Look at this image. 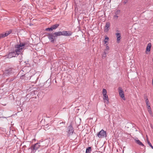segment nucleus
Returning a JSON list of instances; mask_svg holds the SVG:
<instances>
[{
  "label": "nucleus",
  "mask_w": 153,
  "mask_h": 153,
  "mask_svg": "<svg viewBox=\"0 0 153 153\" xmlns=\"http://www.w3.org/2000/svg\"><path fill=\"white\" fill-rule=\"evenodd\" d=\"M25 45V43H20L19 45H16L15 46V49L12 52H10L7 56H5L6 57V58L15 57L20 54L23 48V47Z\"/></svg>",
  "instance_id": "obj_1"
},
{
  "label": "nucleus",
  "mask_w": 153,
  "mask_h": 153,
  "mask_svg": "<svg viewBox=\"0 0 153 153\" xmlns=\"http://www.w3.org/2000/svg\"><path fill=\"white\" fill-rule=\"evenodd\" d=\"M97 136L100 138L106 137H107L106 132L103 129H102L97 134Z\"/></svg>",
  "instance_id": "obj_2"
},
{
  "label": "nucleus",
  "mask_w": 153,
  "mask_h": 153,
  "mask_svg": "<svg viewBox=\"0 0 153 153\" xmlns=\"http://www.w3.org/2000/svg\"><path fill=\"white\" fill-rule=\"evenodd\" d=\"M48 36L50 40L52 42H53L56 40V38L55 33H49Z\"/></svg>",
  "instance_id": "obj_3"
},
{
  "label": "nucleus",
  "mask_w": 153,
  "mask_h": 153,
  "mask_svg": "<svg viewBox=\"0 0 153 153\" xmlns=\"http://www.w3.org/2000/svg\"><path fill=\"white\" fill-rule=\"evenodd\" d=\"M42 142L41 141V142L37 143L35 144L34 145H33L31 146L32 150H33V151L35 150V151H36L39 148L40 146H44L41 144V143Z\"/></svg>",
  "instance_id": "obj_4"
},
{
  "label": "nucleus",
  "mask_w": 153,
  "mask_h": 153,
  "mask_svg": "<svg viewBox=\"0 0 153 153\" xmlns=\"http://www.w3.org/2000/svg\"><path fill=\"white\" fill-rule=\"evenodd\" d=\"M67 130L68 132L67 136L68 137H69L73 134V132L74 131L73 128L71 125H70L68 127Z\"/></svg>",
  "instance_id": "obj_5"
},
{
  "label": "nucleus",
  "mask_w": 153,
  "mask_h": 153,
  "mask_svg": "<svg viewBox=\"0 0 153 153\" xmlns=\"http://www.w3.org/2000/svg\"><path fill=\"white\" fill-rule=\"evenodd\" d=\"M39 77L35 75H33L30 77V82L33 83L34 84H35L36 83Z\"/></svg>",
  "instance_id": "obj_6"
},
{
  "label": "nucleus",
  "mask_w": 153,
  "mask_h": 153,
  "mask_svg": "<svg viewBox=\"0 0 153 153\" xmlns=\"http://www.w3.org/2000/svg\"><path fill=\"white\" fill-rule=\"evenodd\" d=\"M118 90L119 95L120 96V97L123 100H125L126 98L125 97L124 93L121 87H119L118 88Z\"/></svg>",
  "instance_id": "obj_7"
},
{
  "label": "nucleus",
  "mask_w": 153,
  "mask_h": 153,
  "mask_svg": "<svg viewBox=\"0 0 153 153\" xmlns=\"http://www.w3.org/2000/svg\"><path fill=\"white\" fill-rule=\"evenodd\" d=\"M14 70V69L12 68H8L6 69L4 72V74L5 75L7 76L9 74H10L13 72Z\"/></svg>",
  "instance_id": "obj_8"
},
{
  "label": "nucleus",
  "mask_w": 153,
  "mask_h": 153,
  "mask_svg": "<svg viewBox=\"0 0 153 153\" xmlns=\"http://www.w3.org/2000/svg\"><path fill=\"white\" fill-rule=\"evenodd\" d=\"M12 31L11 30L7 31L6 32L4 33L0 34V39H2L5 37L7 36L8 35L10 34L11 33Z\"/></svg>",
  "instance_id": "obj_9"
},
{
  "label": "nucleus",
  "mask_w": 153,
  "mask_h": 153,
  "mask_svg": "<svg viewBox=\"0 0 153 153\" xmlns=\"http://www.w3.org/2000/svg\"><path fill=\"white\" fill-rule=\"evenodd\" d=\"M62 35L65 36H70L72 34V33L71 31H64L62 32Z\"/></svg>",
  "instance_id": "obj_10"
},
{
  "label": "nucleus",
  "mask_w": 153,
  "mask_h": 153,
  "mask_svg": "<svg viewBox=\"0 0 153 153\" xmlns=\"http://www.w3.org/2000/svg\"><path fill=\"white\" fill-rule=\"evenodd\" d=\"M30 76L29 74L27 73L26 74H24V75L21 76V77L22 79L23 78L25 80H28L29 79H30Z\"/></svg>",
  "instance_id": "obj_11"
},
{
  "label": "nucleus",
  "mask_w": 153,
  "mask_h": 153,
  "mask_svg": "<svg viewBox=\"0 0 153 153\" xmlns=\"http://www.w3.org/2000/svg\"><path fill=\"white\" fill-rule=\"evenodd\" d=\"M116 37L117 38V42L119 43L120 42V39H121V35L120 33H116L115 34Z\"/></svg>",
  "instance_id": "obj_12"
},
{
  "label": "nucleus",
  "mask_w": 153,
  "mask_h": 153,
  "mask_svg": "<svg viewBox=\"0 0 153 153\" xmlns=\"http://www.w3.org/2000/svg\"><path fill=\"white\" fill-rule=\"evenodd\" d=\"M103 100L105 102H106L107 104H108L109 103V99L107 95H103Z\"/></svg>",
  "instance_id": "obj_13"
},
{
  "label": "nucleus",
  "mask_w": 153,
  "mask_h": 153,
  "mask_svg": "<svg viewBox=\"0 0 153 153\" xmlns=\"http://www.w3.org/2000/svg\"><path fill=\"white\" fill-rule=\"evenodd\" d=\"M110 25V24L109 22H107L106 23L104 31L105 32H108V31Z\"/></svg>",
  "instance_id": "obj_14"
},
{
  "label": "nucleus",
  "mask_w": 153,
  "mask_h": 153,
  "mask_svg": "<svg viewBox=\"0 0 153 153\" xmlns=\"http://www.w3.org/2000/svg\"><path fill=\"white\" fill-rule=\"evenodd\" d=\"M151 47V44L150 43H149L146 48V51H150Z\"/></svg>",
  "instance_id": "obj_15"
},
{
  "label": "nucleus",
  "mask_w": 153,
  "mask_h": 153,
  "mask_svg": "<svg viewBox=\"0 0 153 153\" xmlns=\"http://www.w3.org/2000/svg\"><path fill=\"white\" fill-rule=\"evenodd\" d=\"M59 26V25L58 24H55L53 25H52L51 27H52L53 30H55Z\"/></svg>",
  "instance_id": "obj_16"
},
{
  "label": "nucleus",
  "mask_w": 153,
  "mask_h": 153,
  "mask_svg": "<svg viewBox=\"0 0 153 153\" xmlns=\"http://www.w3.org/2000/svg\"><path fill=\"white\" fill-rule=\"evenodd\" d=\"M56 37L57 36H59L62 35V32L61 31L56 32L54 33Z\"/></svg>",
  "instance_id": "obj_17"
},
{
  "label": "nucleus",
  "mask_w": 153,
  "mask_h": 153,
  "mask_svg": "<svg viewBox=\"0 0 153 153\" xmlns=\"http://www.w3.org/2000/svg\"><path fill=\"white\" fill-rule=\"evenodd\" d=\"M136 143L139 145L144 146V145L139 140H135Z\"/></svg>",
  "instance_id": "obj_18"
},
{
  "label": "nucleus",
  "mask_w": 153,
  "mask_h": 153,
  "mask_svg": "<svg viewBox=\"0 0 153 153\" xmlns=\"http://www.w3.org/2000/svg\"><path fill=\"white\" fill-rule=\"evenodd\" d=\"M109 39L108 37L107 36H105V39L104 40V42L105 44H106L108 41L109 40Z\"/></svg>",
  "instance_id": "obj_19"
},
{
  "label": "nucleus",
  "mask_w": 153,
  "mask_h": 153,
  "mask_svg": "<svg viewBox=\"0 0 153 153\" xmlns=\"http://www.w3.org/2000/svg\"><path fill=\"white\" fill-rule=\"evenodd\" d=\"M91 147H88L86 149V153H90L91 151Z\"/></svg>",
  "instance_id": "obj_20"
},
{
  "label": "nucleus",
  "mask_w": 153,
  "mask_h": 153,
  "mask_svg": "<svg viewBox=\"0 0 153 153\" xmlns=\"http://www.w3.org/2000/svg\"><path fill=\"white\" fill-rule=\"evenodd\" d=\"M107 91L104 88L103 89H102V94L103 95H107Z\"/></svg>",
  "instance_id": "obj_21"
},
{
  "label": "nucleus",
  "mask_w": 153,
  "mask_h": 153,
  "mask_svg": "<svg viewBox=\"0 0 153 153\" xmlns=\"http://www.w3.org/2000/svg\"><path fill=\"white\" fill-rule=\"evenodd\" d=\"M108 53V52H105V51H104L102 54V57L105 58L106 56V53Z\"/></svg>",
  "instance_id": "obj_22"
},
{
  "label": "nucleus",
  "mask_w": 153,
  "mask_h": 153,
  "mask_svg": "<svg viewBox=\"0 0 153 153\" xmlns=\"http://www.w3.org/2000/svg\"><path fill=\"white\" fill-rule=\"evenodd\" d=\"M53 30V29L51 27L50 28H46L45 29L46 31H52Z\"/></svg>",
  "instance_id": "obj_23"
},
{
  "label": "nucleus",
  "mask_w": 153,
  "mask_h": 153,
  "mask_svg": "<svg viewBox=\"0 0 153 153\" xmlns=\"http://www.w3.org/2000/svg\"><path fill=\"white\" fill-rule=\"evenodd\" d=\"M147 143H148L149 144V146L152 148L153 149V146H152V144H151V143H150V142H149V141L148 140V139H147Z\"/></svg>",
  "instance_id": "obj_24"
},
{
  "label": "nucleus",
  "mask_w": 153,
  "mask_h": 153,
  "mask_svg": "<svg viewBox=\"0 0 153 153\" xmlns=\"http://www.w3.org/2000/svg\"><path fill=\"white\" fill-rule=\"evenodd\" d=\"M120 13V10H117L115 12V14L116 15H119Z\"/></svg>",
  "instance_id": "obj_25"
},
{
  "label": "nucleus",
  "mask_w": 153,
  "mask_h": 153,
  "mask_svg": "<svg viewBox=\"0 0 153 153\" xmlns=\"http://www.w3.org/2000/svg\"><path fill=\"white\" fill-rule=\"evenodd\" d=\"M109 49V47L108 46H106V48L104 50V51H105V52H108V51Z\"/></svg>",
  "instance_id": "obj_26"
},
{
  "label": "nucleus",
  "mask_w": 153,
  "mask_h": 153,
  "mask_svg": "<svg viewBox=\"0 0 153 153\" xmlns=\"http://www.w3.org/2000/svg\"><path fill=\"white\" fill-rule=\"evenodd\" d=\"M118 16H117V15H114V19H117L118 18Z\"/></svg>",
  "instance_id": "obj_27"
},
{
  "label": "nucleus",
  "mask_w": 153,
  "mask_h": 153,
  "mask_svg": "<svg viewBox=\"0 0 153 153\" xmlns=\"http://www.w3.org/2000/svg\"><path fill=\"white\" fill-rule=\"evenodd\" d=\"M148 111L150 114L151 115L152 114V112L151 109L148 110Z\"/></svg>",
  "instance_id": "obj_28"
},
{
  "label": "nucleus",
  "mask_w": 153,
  "mask_h": 153,
  "mask_svg": "<svg viewBox=\"0 0 153 153\" xmlns=\"http://www.w3.org/2000/svg\"><path fill=\"white\" fill-rule=\"evenodd\" d=\"M147 108L148 110L151 109V108L150 105L147 106Z\"/></svg>",
  "instance_id": "obj_29"
},
{
  "label": "nucleus",
  "mask_w": 153,
  "mask_h": 153,
  "mask_svg": "<svg viewBox=\"0 0 153 153\" xmlns=\"http://www.w3.org/2000/svg\"><path fill=\"white\" fill-rule=\"evenodd\" d=\"M144 99L146 100V99H148V98H147V96H144Z\"/></svg>",
  "instance_id": "obj_30"
},
{
  "label": "nucleus",
  "mask_w": 153,
  "mask_h": 153,
  "mask_svg": "<svg viewBox=\"0 0 153 153\" xmlns=\"http://www.w3.org/2000/svg\"><path fill=\"white\" fill-rule=\"evenodd\" d=\"M146 103L149 102V101L148 99H146V100H145Z\"/></svg>",
  "instance_id": "obj_31"
},
{
  "label": "nucleus",
  "mask_w": 153,
  "mask_h": 153,
  "mask_svg": "<svg viewBox=\"0 0 153 153\" xmlns=\"http://www.w3.org/2000/svg\"><path fill=\"white\" fill-rule=\"evenodd\" d=\"M60 127H57V128H55V130L56 131H58V129Z\"/></svg>",
  "instance_id": "obj_32"
},
{
  "label": "nucleus",
  "mask_w": 153,
  "mask_h": 153,
  "mask_svg": "<svg viewBox=\"0 0 153 153\" xmlns=\"http://www.w3.org/2000/svg\"><path fill=\"white\" fill-rule=\"evenodd\" d=\"M146 105L147 106H148V105H149V102H146Z\"/></svg>",
  "instance_id": "obj_33"
},
{
  "label": "nucleus",
  "mask_w": 153,
  "mask_h": 153,
  "mask_svg": "<svg viewBox=\"0 0 153 153\" xmlns=\"http://www.w3.org/2000/svg\"><path fill=\"white\" fill-rule=\"evenodd\" d=\"M63 124V122H62V123H60V124Z\"/></svg>",
  "instance_id": "obj_34"
},
{
  "label": "nucleus",
  "mask_w": 153,
  "mask_h": 153,
  "mask_svg": "<svg viewBox=\"0 0 153 153\" xmlns=\"http://www.w3.org/2000/svg\"><path fill=\"white\" fill-rule=\"evenodd\" d=\"M60 130H61V132H62V130L61 129H60Z\"/></svg>",
  "instance_id": "obj_35"
},
{
  "label": "nucleus",
  "mask_w": 153,
  "mask_h": 153,
  "mask_svg": "<svg viewBox=\"0 0 153 153\" xmlns=\"http://www.w3.org/2000/svg\"><path fill=\"white\" fill-rule=\"evenodd\" d=\"M13 80V79H11L10 81H12Z\"/></svg>",
  "instance_id": "obj_36"
},
{
  "label": "nucleus",
  "mask_w": 153,
  "mask_h": 153,
  "mask_svg": "<svg viewBox=\"0 0 153 153\" xmlns=\"http://www.w3.org/2000/svg\"><path fill=\"white\" fill-rule=\"evenodd\" d=\"M21 0H20V1H21Z\"/></svg>",
  "instance_id": "obj_37"
}]
</instances>
